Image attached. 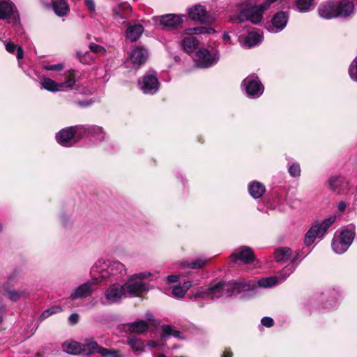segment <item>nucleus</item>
I'll return each instance as SVG.
<instances>
[{
	"mask_svg": "<svg viewBox=\"0 0 357 357\" xmlns=\"http://www.w3.org/2000/svg\"><path fill=\"white\" fill-rule=\"evenodd\" d=\"M224 38H225V39H229V35H228L227 33H225V34H224Z\"/></svg>",
	"mask_w": 357,
	"mask_h": 357,
	"instance_id": "obj_62",
	"label": "nucleus"
},
{
	"mask_svg": "<svg viewBox=\"0 0 357 357\" xmlns=\"http://www.w3.org/2000/svg\"><path fill=\"white\" fill-rule=\"evenodd\" d=\"M179 277V275H170L167 276V280L169 283H174L178 280Z\"/></svg>",
	"mask_w": 357,
	"mask_h": 357,
	"instance_id": "obj_52",
	"label": "nucleus"
},
{
	"mask_svg": "<svg viewBox=\"0 0 357 357\" xmlns=\"http://www.w3.org/2000/svg\"><path fill=\"white\" fill-rule=\"evenodd\" d=\"M314 0H296V6L300 13H307L310 11L313 8Z\"/></svg>",
	"mask_w": 357,
	"mask_h": 357,
	"instance_id": "obj_34",
	"label": "nucleus"
},
{
	"mask_svg": "<svg viewBox=\"0 0 357 357\" xmlns=\"http://www.w3.org/2000/svg\"><path fill=\"white\" fill-rule=\"evenodd\" d=\"M14 9L15 6L10 0H0V20L10 18Z\"/></svg>",
	"mask_w": 357,
	"mask_h": 357,
	"instance_id": "obj_25",
	"label": "nucleus"
},
{
	"mask_svg": "<svg viewBox=\"0 0 357 357\" xmlns=\"http://www.w3.org/2000/svg\"><path fill=\"white\" fill-rule=\"evenodd\" d=\"M6 311V310L5 305H3V302L0 300V312L2 313Z\"/></svg>",
	"mask_w": 357,
	"mask_h": 357,
	"instance_id": "obj_59",
	"label": "nucleus"
},
{
	"mask_svg": "<svg viewBox=\"0 0 357 357\" xmlns=\"http://www.w3.org/2000/svg\"><path fill=\"white\" fill-rule=\"evenodd\" d=\"M219 58L220 56L217 51L201 49L196 52L194 60L198 68H207L215 64L218 61Z\"/></svg>",
	"mask_w": 357,
	"mask_h": 357,
	"instance_id": "obj_8",
	"label": "nucleus"
},
{
	"mask_svg": "<svg viewBox=\"0 0 357 357\" xmlns=\"http://www.w3.org/2000/svg\"><path fill=\"white\" fill-rule=\"evenodd\" d=\"M16 47V45L12 42H9L6 45V49L10 53H14Z\"/></svg>",
	"mask_w": 357,
	"mask_h": 357,
	"instance_id": "obj_51",
	"label": "nucleus"
},
{
	"mask_svg": "<svg viewBox=\"0 0 357 357\" xmlns=\"http://www.w3.org/2000/svg\"><path fill=\"white\" fill-rule=\"evenodd\" d=\"M349 3L352 6V10H351V12L349 13V14L347 15V17H349L350 16L351 14L354 13V3L351 0H340L337 4H336V9H337V11H344V10H347V7L345 6H342V3Z\"/></svg>",
	"mask_w": 357,
	"mask_h": 357,
	"instance_id": "obj_40",
	"label": "nucleus"
},
{
	"mask_svg": "<svg viewBox=\"0 0 357 357\" xmlns=\"http://www.w3.org/2000/svg\"><path fill=\"white\" fill-rule=\"evenodd\" d=\"M170 335H172L178 339L181 338V333L178 331L175 330L170 326H163L161 337L165 339L166 337Z\"/></svg>",
	"mask_w": 357,
	"mask_h": 357,
	"instance_id": "obj_36",
	"label": "nucleus"
},
{
	"mask_svg": "<svg viewBox=\"0 0 357 357\" xmlns=\"http://www.w3.org/2000/svg\"><path fill=\"white\" fill-rule=\"evenodd\" d=\"M189 17L194 21L199 22L202 24H210L213 19L210 17L204 8L201 5H196L189 9Z\"/></svg>",
	"mask_w": 357,
	"mask_h": 357,
	"instance_id": "obj_14",
	"label": "nucleus"
},
{
	"mask_svg": "<svg viewBox=\"0 0 357 357\" xmlns=\"http://www.w3.org/2000/svg\"><path fill=\"white\" fill-rule=\"evenodd\" d=\"M144 31V27L140 24L129 26L126 30V37L131 41H136Z\"/></svg>",
	"mask_w": 357,
	"mask_h": 357,
	"instance_id": "obj_28",
	"label": "nucleus"
},
{
	"mask_svg": "<svg viewBox=\"0 0 357 357\" xmlns=\"http://www.w3.org/2000/svg\"><path fill=\"white\" fill-rule=\"evenodd\" d=\"M213 33H215V30L211 27L197 26L185 29L184 34L187 35V36L184 37L181 42L183 50L187 53H191L198 47L199 41L193 35L210 34Z\"/></svg>",
	"mask_w": 357,
	"mask_h": 357,
	"instance_id": "obj_4",
	"label": "nucleus"
},
{
	"mask_svg": "<svg viewBox=\"0 0 357 357\" xmlns=\"http://www.w3.org/2000/svg\"><path fill=\"white\" fill-rule=\"evenodd\" d=\"M85 6L87 7L91 13H93L96 10V5L93 0H84Z\"/></svg>",
	"mask_w": 357,
	"mask_h": 357,
	"instance_id": "obj_49",
	"label": "nucleus"
},
{
	"mask_svg": "<svg viewBox=\"0 0 357 357\" xmlns=\"http://www.w3.org/2000/svg\"><path fill=\"white\" fill-rule=\"evenodd\" d=\"M182 19L179 15L167 14L160 17V23L164 30H171L176 28L182 23Z\"/></svg>",
	"mask_w": 357,
	"mask_h": 357,
	"instance_id": "obj_22",
	"label": "nucleus"
},
{
	"mask_svg": "<svg viewBox=\"0 0 357 357\" xmlns=\"http://www.w3.org/2000/svg\"><path fill=\"white\" fill-rule=\"evenodd\" d=\"M261 40V34L259 32L253 31L248 33L245 43L247 46L250 47L257 45Z\"/></svg>",
	"mask_w": 357,
	"mask_h": 357,
	"instance_id": "obj_33",
	"label": "nucleus"
},
{
	"mask_svg": "<svg viewBox=\"0 0 357 357\" xmlns=\"http://www.w3.org/2000/svg\"><path fill=\"white\" fill-rule=\"evenodd\" d=\"M355 233L351 230H343L339 235H335L332 241V248L337 254L346 252L353 242Z\"/></svg>",
	"mask_w": 357,
	"mask_h": 357,
	"instance_id": "obj_7",
	"label": "nucleus"
},
{
	"mask_svg": "<svg viewBox=\"0 0 357 357\" xmlns=\"http://www.w3.org/2000/svg\"><path fill=\"white\" fill-rule=\"evenodd\" d=\"M130 60L134 68H139L144 64L148 58V52L144 47H135L130 54Z\"/></svg>",
	"mask_w": 357,
	"mask_h": 357,
	"instance_id": "obj_21",
	"label": "nucleus"
},
{
	"mask_svg": "<svg viewBox=\"0 0 357 357\" xmlns=\"http://www.w3.org/2000/svg\"><path fill=\"white\" fill-rule=\"evenodd\" d=\"M277 0H266L265 3L259 6H250L243 8L236 16V19L239 22L250 20L253 24H258L262 19V14L264 10L267 9L270 5Z\"/></svg>",
	"mask_w": 357,
	"mask_h": 357,
	"instance_id": "obj_3",
	"label": "nucleus"
},
{
	"mask_svg": "<svg viewBox=\"0 0 357 357\" xmlns=\"http://www.w3.org/2000/svg\"><path fill=\"white\" fill-rule=\"evenodd\" d=\"M109 275H123L126 274V268L123 264L117 261H109Z\"/></svg>",
	"mask_w": 357,
	"mask_h": 357,
	"instance_id": "obj_30",
	"label": "nucleus"
},
{
	"mask_svg": "<svg viewBox=\"0 0 357 357\" xmlns=\"http://www.w3.org/2000/svg\"><path fill=\"white\" fill-rule=\"evenodd\" d=\"M289 174L293 177H298L301 174V168L298 163H293L289 168Z\"/></svg>",
	"mask_w": 357,
	"mask_h": 357,
	"instance_id": "obj_43",
	"label": "nucleus"
},
{
	"mask_svg": "<svg viewBox=\"0 0 357 357\" xmlns=\"http://www.w3.org/2000/svg\"><path fill=\"white\" fill-rule=\"evenodd\" d=\"M141 90L146 94H153L158 90L159 82L153 75H146L139 81Z\"/></svg>",
	"mask_w": 357,
	"mask_h": 357,
	"instance_id": "obj_15",
	"label": "nucleus"
},
{
	"mask_svg": "<svg viewBox=\"0 0 357 357\" xmlns=\"http://www.w3.org/2000/svg\"><path fill=\"white\" fill-rule=\"evenodd\" d=\"M89 48L93 52H96V53H100V52L105 53V50L103 47L98 45L97 44H95V43L91 44L89 46Z\"/></svg>",
	"mask_w": 357,
	"mask_h": 357,
	"instance_id": "obj_45",
	"label": "nucleus"
},
{
	"mask_svg": "<svg viewBox=\"0 0 357 357\" xmlns=\"http://www.w3.org/2000/svg\"><path fill=\"white\" fill-rule=\"evenodd\" d=\"M265 191V186L258 181H253L249 186V192L255 199L261 197Z\"/></svg>",
	"mask_w": 357,
	"mask_h": 357,
	"instance_id": "obj_29",
	"label": "nucleus"
},
{
	"mask_svg": "<svg viewBox=\"0 0 357 357\" xmlns=\"http://www.w3.org/2000/svg\"><path fill=\"white\" fill-rule=\"evenodd\" d=\"M261 323L266 327H271L273 325V319L269 317H264L261 319Z\"/></svg>",
	"mask_w": 357,
	"mask_h": 357,
	"instance_id": "obj_46",
	"label": "nucleus"
},
{
	"mask_svg": "<svg viewBox=\"0 0 357 357\" xmlns=\"http://www.w3.org/2000/svg\"><path fill=\"white\" fill-rule=\"evenodd\" d=\"M68 321L73 324H76L79 321V315L76 313H73L68 317Z\"/></svg>",
	"mask_w": 357,
	"mask_h": 357,
	"instance_id": "obj_50",
	"label": "nucleus"
},
{
	"mask_svg": "<svg viewBox=\"0 0 357 357\" xmlns=\"http://www.w3.org/2000/svg\"><path fill=\"white\" fill-rule=\"evenodd\" d=\"M109 261L98 260L91 268L92 278H99V283L109 276Z\"/></svg>",
	"mask_w": 357,
	"mask_h": 357,
	"instance_id": "obj_18",
	"label": "nucleus"
},
{
	"mask_svg": "<svg viewBox=\"0 0 357 357\" xmlns=\"http://www.w3.org/2000/svg\"><path fill=\"white\" fill-rule=\"evenodd\" d=\"M128 344L135 351H142L144 349V343L139 339L130 338Z\"/></svg>",
	"mask_w": 357,
	"mask_h": 357,
	"instance_id": "obj_38",
	"label": "nucleus"
},
{
	"mask_svg": "<svg viewBox=\"0 0 357 357\" xmlns=\"http://www.w3.org/2000/svg\"><path fill=\"white\" fill-rule=\"evenodd\" d=\"M82 344V354L86 355L99 354L101 356H106L107 354V349L99 346L93 337L86 338Z\"/></svg>",
	"mask_w": 357,
	"mask_h": 357,
	"instance_id": "obj_17",
	"label": "nucleus"
},
{
	"mask_svg": "<svg viewBox=\"0 0 357 357\" xmlns=\"http://www.w3.org/2000/svg\"><path fill=\"white\" fill-rule=\"evenodd\" d=\"M126 297L123 285L114 283L105 289L104 299H102L101 303L104 305H111L118 303L122 298Z\"/></svg>",
	"mask_w": 357,
	"mask_h": 357,
	"instance_id": "obj_9",
	"label": "nucleus"
},
{
	"mask_svg": "<svg viewBox=\"0 0 357 357\" xmlns=\"http://www.w3.org/2000/svg\"><path fill=\"white\" fill-rule=\"evenodd\" d=\"M294 271V268L291 267H285L282 269L280 273V278H278L275 276H272L269 278H262L258 281V284L259 287L267 288L271 287L277 284H278L280 281L284 280L288 276L290 275Z\"/></svg>",
	"mask_w": 357,
	"mask_h": 357,
	"instance_id": "obj_16",
	"label": "nucleus"
},
{
	"mask_svg": "<svg viewBox=\"0 0 357 357\" xmlns=\"http://www.w3.org/2000/svg\"><path fill=\"white\" fill-rule=\"evenodd\" d=\"M2 321H3V318L1 316H0V325L1 324Z\"/></svg>",
	"mask_w": 357,
	"mask_h": 357,
	"instance_id": "obj_63",
	"label": "nucleus"
},
{
	"mask_svg": "<svg viewBox=\"0 0 357 357\" xmlns=\"http://www.w3.org/2000/svg\"><path fill=\"white\" fill-rule=\"evenodd\" d=\"M40 84L43 86V88L50 91L54 92L60 90L59 84L56 83L50 78L44 77L41 80Z\"/></svg>",
	"mask_w": 357,
	"mask_h": 357,
	"instance_id": "obj_35",
	"label": "nucleus"
},
{
	"mask_svg": "<svg viewBox=\"0 0 357 357\" xmlns=\"http://www.w3.org/2000/svg\"><path fill=\"white\" fill-rule=\"evenodd\" d=\"M287 21V14L284 12H279L274 15L271 24L268 26V30L273 33L281 31L286 26Z\"/></svg>",
	"mask_w": 357,
	"mask_h": 357,
	"instance_id": "obj_20",
	"label": "nucleus"
},
{
	"mask_svg": "<svg viewBox=\"0 0 357 357\" xmlns=\"http://www.w3.org/2000/svg\"><path fill=\"white\" fill-rule=\"evenodd\" d=\"M148 328V324L144 320H137L128 325L129 331L135 333H142L147 331Z\"/></svg>",
	"mask_w": 357,
	"mask_h": 357,
	"instance_id": "obj_32",
	"label": "nucleus"
},
{
	"mask_svg": "<svg viewBox=\"0 0 357 357\" xmlns=\"http://www.w3.org/2000/svg\"><path fill=\"white\" fill-rule=\"evenodd\" d=\"M291 250L287 247L279 248L275 251V258L278 262H285L290 258Z\"/></svg>",
	"mask_w": 357,
	"mask_h": 357,
	"instance_id": "obj_31",
	"label": "nucleus"
},
{
	"mask_svg": "<svg viewBox=\"0 0 357 357\" xmlns=\"http://www.w3.org/2000/svg\"><path fill=\"white\" fill-rule=\"evenodd\" d=\"M172 294L174 297L181 298L185 296L186 292L185 291V288H183L182 286H174L172 288Z\"/></svg>",
	"mask_w": 357,
	"mask_h": 357,
	"instance_id": "obj_42",
	"label": "nucleus"
},
{
	"mask_svg": "<svg viewBox=\"0 0 357 357\" xmlns=\"http://www.w3.org/2000/svg\"><path fill=\"white\" fill-rule=\"evenodd\" d=\"M132 13V8L128 3H120L114 10V19L116 21L128 18Z\"/></svg>",
	"mask_w": 357,
	"mask_h": 357,
	"instance_id": "obj_24",
	"label": "nucleus"
},
{
	"mask_svg": "<svg viewBox=\"0 0 357 357\" xmlns=\"http://www.w3.org/2000/svg\"><path fill=\"white\" fill-rule=\"evenodd\" d=\"M242 85L245 89L247 96L250 98H257L264 92V86L259 77L255 75H250L245 78Z\"/></svg>",
	"mask_w": 357,
	"mask_h": 357,
	"instance_id": "obj_10",
	"label": "nucleus"
},
{
	"mask_svg": "<svg viewBox=\"0 0 357 357\" xmlns=\"http://www.w3.org/2000/svg\"><path fill=\"white\" fill-rule=\"evenodd\" d=\"M335 215H331L321 223L312 225L305 234V244L310 245L314 241L316 237H322L328 227L335 222Z\"/></svg>",
	"mask_w": 357,
	"mask_h": 357,
	"instance_id": "obj_5",
	"label": "nucleus"
},
{
	"mask_svg": "<svg viewBox=\"0 0 357 357\" xmlns=\"http://www.w3.org/2000/svg\"><path fill=\"white\" fill-rule=\"evenodd\" d=\"M63 68V66L61 63L54 65H47L45 66V69L47 70H61Z\"/></svg>",
	"mask_w": 357,
	"mask_h": 357,
	"instance_id": "obj_47",
	"label": "nucleus"
},
{
	"mask_svg": "<svg viewBox=\"0 0 357 357\" xmlns=\"http://www.w3.org/2000/svg\"><path fill=\"white\" fill-rule=\"evenodd\" d=\"M231 258L234 262L240 261L243 264H250L254 261L255 255L250 247L241 246L236 249L231 255Z\"/></svg>",
	"mask_w": 357,
	"mask_h": 357,
	"instance_id": "obj_13",
	"label": "nucleus"
},
{
	"mask_svg": "<svg viewBox=\"0 0 357 357\" xmlns=\"http://www.w3.org/2000/svg\"><path fill=\"white\" fill-rule=\"evenodd\" d=\"M82 344L76 341L65 342L62 348L63 350L70 354L77 355L82 354Z\"/></svg>",
	"mask_w": 357,
	"mask_h": 357,
	"instance_id": "obj_26",
	"label": "nucleus"
},
{
	"mask_svg": "<svg viewBox=\"0 0 357 357\" xmlns=\"http://www.w3.org/2000/svg\"><path fill=\"white\" fill-rule=\"evenodd\" d=\"M149 345L151 347H155L157 346V343L154 341H149Z\"/></svg>",
	"mask_w": 357,
	"mask_h": 357,
	"instance_id": "obj_60",
	"label": "nucleus"
},
{
	"mask_svg": "<svg viewBox=\"0 0 357 357\" xmlns=\"http://www.w3.org/2000/svg\"><path fill=\"white\" fill-rule=\"evenodd\" d=\"M80 131L85 135H90L100 141L105 138L103 128L97 126H80Z\"/></svg>",
	"mask_w": 357,
	"mask_h": 357,
	"instance_id": "obj_23",
	"label": "nucleus"
},
{
	"mask_svg": "<svg viewBox=\"0 0 357 357\" xmlns=\"http://www.w3.org/2000/svg\"><path fill=\"white\" fill-rule=\"evenodd\" d=\"M256 287L255 283L252 281H246L244 279L231 280L229 282H219L216 284H211L208 289L200 287L195 294V298H204L211 296L214 300L220 297H230L242 292L253 290Z\"/></svg>",
	"mask_w": 357,
	"mask_h": 357,
	"instance_id": "obj_1",
	"label": "nucleus"
},
{
	"mask_svg": "<svg viewBox=\"0 0 357 357\" xmlns=\"http://www.w3.org/2000/svg\"><path fill=\"white\" fill-rule=\"evenodd\" d=\"M50 310V312H51V314H54L58 312H60L62 311V308L59 305L53 306L52 307L48 309Z\"/></svg>",
	"mask_w": 357,
	"mask_h": 357,
	"instance_id": "obj_53",
	"label": "nucleus"
},
{
	"mask_svg": "<svg viewBox=\"0 0 357 357\" xmlns=\"http://www.w3.org/2000/svg\"><path fill=\"white\" fill-rule=\"evenodd\" d=\"M102 357H123L121 355L118 350H110L107 349V354L106 356H102Z\"/></svg>",
	"mask_w": 357,
	"mask_h": 357,
	"instance_id": "obj_48",
	"label": "nucleus"
},
{
	"mask_svg": "<svg viewBox=\"0 0 357 357\" xmlns=\"http://www.w3.org/2000/svg\"><path fill=\"white\" fill-rule=\"evenodd\" d=\"M342 6H345L347 8V11H337L336 5L333 1H328L324 3L320 4L318 8V12L320 17L330 20L337 17H347V15L352 10V6L349 3H344Z\"/></svg>",
	"mask_w": 357,
	"mask_h": 357,
	"instance_id": "obj_6",
	"label": "nucleus"
},
{
	"mask_svg": "<svg viewBox=\"0 0 357 357\" xmlns=\"http://www.w3.org/2000/svg\"><path fill=\"white\" fill-rule=\"evenodd\" d=\"M99 283V278H92L89 281L79 285L73 292L71 293L70 298L71 299H77L89 296L93 291V286Z\"/></svg>",
	"mask_w": 357,
	"mask_h": 357,
	"instance_id": "obj_12",
	"label": "nucleus"
},
{
	"mask_svg": "<svg viewBox=\"0 0 357 357\" xmlns=\"http://www.w3.org/2000/svg\"><path fill=\"white\" fill-rule=\"evenodd\" d=\"M80 105H83V106L86 105H85V104H84V103H80Z\"/></svg>",
	"mask_w": 357,
	"mask_h": 357,
	"instance_id": "obj_64",
	"label": "nucleus"
},
{
	"mask_svg": "<svg viewBox=\"0 0 357 357\" xmlns=\"http://www.w3.org/2000/svg\"><path fill=\"white\" fill-rule=\"evenodd\" d=\"M346 207H347V205H346L345 202H342V201L339 202V204L337 205V208H338L339 211L341 212H343L345 210Z\"/></svg>",
	"mask_w": 357,
	"mask_h": 357,
	"instance_id": "obj_56",
	"label": "nucleus"
},
{
	"mask_svg": "<svg viewBox=\"0 0 357 357\" xmlns=\"http://www.w3.org/2000/svg\"><path fill=\"white\" fill-rule=\"evenodd\" d=\"M80 131V126L69 127L61 130L56 135V141L63 146H71L76 142L75 135Z\"/></svg>",
	"mask_w": 357,
	"mask_h": 357,
	"instance_id": "obj_11",
	"label": "nucleus"
},
{
	"mask_svg": "<svg viewBox=\"0 0 357 357\" xmlns=\"http://www.w3.org/2000/svg\"><path fill=\"white\" fill-rule=\"evenodd\" d=\"M16 56L17 58V59H22L24 56V51H23V49L22 47H18L17 48V54H16Z\"/></svg>",
	"mask_w": 357,
	"mask_h": 357,
	"instance_id": "obj_55",
	"label": "nucleus"
},
{
	"mask_svg": "<svg viewBox=\"0 0 357 357\" xmlns=\"http://www.w3.org/2000/svg\"><path fill=\"white\" fill-rule=\"evenodd\" d=\"M54 13L60 17L66 15L70 11L69 6L65 0H56L52 3Z\"/></svg>",
	"mask_w": 357,
	"mask_h": 357,
	"instance_id": "obj_27",
	"label": "nucleus"
},
{
	"mask_svg": "<svg viewBox=\"0 0 357 357\" xmlns=\"http://www.w3.org/2000/svg\"><path fill=\"white\" fill-rule=\"evenodd\" d=\"M328 184L329 188L337 194H343L348 190V181L341 176H331L328 181Z\"/></svg>",
	"mask_w": 357,
	"mask_h": 357,
	"instance_id": "obj_19",
	"label": "nucleus"
},
{
	"mask_svg": "<svg viewBox=\"0 0 357 357\" xmlns=\"http://www.w3.org/2000/svg\"><path fill=\"white\" fill-rule=\"evenodd\" d=\"M75 83V77L73 73L70 74L68 78L62 83H60V89L63 87H72Z\"/></svg>",
	"mask_w": 357,
	"mask_h": 357,
	"instance_id": "obj_44",
	"label": "nucleus"
},
{
	"mask_svg": "<svg viewBox=\"0 0 357 357\" xmlns=\"http://www.w3.org/2000/svg\"><path fill=\"white\" fill-rule=\"evenodd\" d=\"M151 275L150 272L134 274L123 284L127 297L139 296L148 291V284L143 281Z\"/></svg>",
	"mask_w": 357,
	"mask_h": 357,
	"instance_id": "obj_2",
	"label": "nucleus"
},
{
	"mask_svg": "<svg viewBox=\"0 0 357 357\" xmlns=\"http://www.w3.org/2000/svg\"><path fill=\"white\" fill-rule=\"evenodd\" d=\"M51 315H52V314H51V312H50V310H48V309H47V310H45V311H44V312L40 314V317H39V319H40V321H43V320L45 319L46 318L49 317H50V316H51Z\"/></svg>",
	"mask_w": 357,
	"mask_h": 357,
	"instance_id": "obj_54",
	"label": "nucleus"
},
{
	"mask_svg": "<svg viewBox=\"0 0 357 357\" xmlns=\"http://www.w3.org/2000/svg\"><path fill=\"white\" fill-rule=\"evenodd\" d=\"M349 73L351 79L357 82V57L351 63L349 68Z\"/></svg>",
	"mask_w": 357,
	"mask_h": 357,
	"instance_id": "obj_41",
	"label": "nucleus"
},
{
	"mask_svg": "<svg viewBox=\"0 0 357 357\" xmlns=\"http://www.w3.org/2000/svg\"><path fill=\"white\" fill-rule=\"evenodd\" d=\"M233 354L231 351L225 350L222 356V357H232Z\"/></svg>",
	"mask_w": 357,
	"mask_h": 357,
	"instance_id": "obj_58",
	"label": "nucleus"
},
{
	"mask_svg": "<svg viewBox=\"0 0 357 357\" xmlns=\"http://www.w3.org/2000/svg\"><path fill=\"white\" fill-rule=\"evenodd\" d=\"M298 257H299V253H297L296 255L292 258V259H291L292 262H295Z\"/></svg>",
	"mask_w": 357,
	"mask_h": 357,
	"instance_id": "obj_61",
	"label": "nucleus"
},
{
	"mask_svg": "<svg viewBox=\"0 0 357 357\" xmlns=\"http://www.w3.org/2000/svg\"><path fill=\"white\" fill-rule=\"evenodd\" d=\"M192 286V282L190 281L185 282L182 286L183 288H185V291L187 292V291Z\"/></svg>",
	"mask_w": 357,
	"mask_h": 357,
	"instance_id": "obj_57",
	"label": "nucleus"
},
{
	"mask_svg": "<svg viewBox=\"0 0 357 357\" xmlns=\"http://www.w3.org/2000/svg\"><path fill=\"white\" fill-rule=\"evenodd\" d=\"M206 260L198 258L192 261L191 263H183L182 266L183 267H189L193 269H197L203 267V266L206 264Z\"/></svg>",
	"mask_w": 357,
	"mask_h": 357,
	"instance_id": "obj_39",
	"label": "nucleus"
},
{
	"mask_svg": "<svg viewBox=\"0 0 357 357\" xmlns=\"http://www.w3.org/2000/svg\"><path fill=\"white\" fill-rule=\"evenodd\" d=\"M27 293L24 290H11L7 291V296L12 301H17L21 298L26 297Z\"/></svg>",
	"mask_w": 357,
	"mask_h": 357,
	"instance_id": "obj_37",
	"label": "nucleus"
}]
</instances>
